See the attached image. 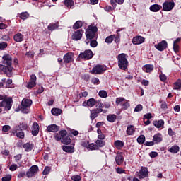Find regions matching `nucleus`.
I'll return each instance as SVG.
<instances>
[{
  "label": "nucleus",
  "mask_w": 181,
  "mask_h": 181,
  "mask_svg": "<svg viewBox=\"0 0 181 181\" xmlns=\"http://www.w3.org/2000/svg\"><path fill=\"white\" fill-rule=\"evenodd\" d=\"M2 64H0V70H2L7 77H12V71H13V66H12V57L8 54L2 57Z\"/></svg>",
  "instance_id": "obj_1"
},
{
  "label": "nucleus",
  "mask_w": 181,
  "mask_h": 181,
  "mask_svg": "<svg viewBox=\"0 0 181 181\" xmlns=\"http://www.w3.org/2000/svg\"><path fill=\"white\" fill-rule=\"evenodd\" d=\"M0 112H2V107H4L6 111H9L12 108V99L11 98H6V95H0Z\"/></svg>",
  "instance_id": "obj_2"
},
{
  "label": "nucleus",
  "mask_w": 181,
  "mask_h": 181,
  "mask_svg": "<svg viewBox=\"0 0 181 181\" xmlns=\"http://www.w3.org/2000/svg\"><path fill=\"white\" fill-rule=\"evenodd\" d=\"M128 55L125 53H122L118 55L117 57V64L118 67L120 68L121 70H127L128 69V59H127Z\"/></svg>",
  "instance_id": "obj_3"
},
{
  "label": "nucleus",
  "mask_w": 181,
  "mask_h": 181,
  "mask_svg": "<svg viewBox=\"0 0 181 181\" xmlns=\"http://www.w3.org/2000/svg\"><path fill=\"white\" fill-rule=\"evenodd\" d=\"M98 28L96 26L94 25H90L88 28L86 30V45H88L90 43V41L93 39H94L95 36V33L97 32Z\"/></svg>",
  "instance_id": "obj_4"
},
{
  "label": "nucleus",
  "mask_w": 181,
  "mask_h": 181,
  "mask_svg": "<svg viewBox=\"0 0 181 181\" xmlns=\"http://www.w3.org/2000/svg\"><path fill=\"white\" fill-rule=\"evenodd\" d=\"M33 101L30 99L23 98L21 102V111L23 114H29L30 108L32 106Z\"/></svg>",
  "instance_id": "obj_5"
},
{
  "label": "nucleus",
  "mask_w": 181,
  "mask_h": 181,
  "mask_svg": "<svg viewBox=\"0 0 181 181\" xmlns=\"http://www.w3.org/2000/svg\"><path fill=\"white\" fill-rule=\"evenodd\" d=\"M175 8V2L171 1H166L163 4V10L165 12H169L170 11H172Z\"/></svg>",
  "instance_id": "obj_6"
},
{
  "label": "nucleus",
  "mask_w": 181,
  "mask_h": 181,
  "mask_svg": "<svg viewBox=\"0 0 181 181\" xmlns=\"http://www.w3.org/2000/svg\"><path fill=\"white\" fill-rule=\"evenodd\" d=\"M93 51L90 49L85 50L83 52L79 54V57L81 59H85V60H90V59H93Z\"/></svg>",
  "instance_id": "obj_7"
},
{
  "label": "nucleus",
  "mask_w": 181,
  "mask_h": 181,
  "mask_svg": "<svg viewBox=\"0 0 181 181\" xmlns=\"http://www.w3.org/2000/svg\"><path fill=\"white\" fill-rule=\"evenodd\" d=\"M39 171V167L37 165H33L30 168L29 170L26 173L27 177H33Z\"/></svg>",
  "instance_id": "obj_8"
},
{
  "label": "nucleus",
  "mask_w": 181,
  "mask_h": 181,
  "mask_svg": "<svg viewBox=\"0 0 181 181\" xmlns=\"http://www.w3.org/2000/svg\"><path fill=\"white\" fill-rule=\"evenodd\" d=\"M104 71H105L104 66L101 65H97L93 68V69L90 71V73H92V74H101L102 73H104Z\"/></svg>",
  "instance_id": "obj_9"
},
{
  "label": "nucleus",
  "mask_w": 181,
  "mask_h": 181,
  "mask_svg": "<svg viewBox=\"0 0 181 181\" xmlns=\"http://www.w3.org/2000/svg\"><path fill=\"white\" fill-rule=\"evenodd\" d=\"M155 47L157 50H159V52H163V50L168 47V42L163 40L158 44L155 45Z\"/></svg>",
  "instance_id": "obj_10"
},
{
  "label": "nucleus",
  "mask_w": 181,
  "mask_h": 181,
  "mask_svg": "<svg viewBox=\"0 0 181 181\" xmlns=\"http://www.w3.org/2000/svg\"><path fill=\"white\" fill-rule=\"evenodd\" d=\"M36 86V75L32 74L30 76V81L28 82L27 85V88H33Z\"/></svg>",
  "instance_id": "obj_11"
},
{
  "label": "nucleus",
  "mask_w": 181,
  "mask_h": 181,
  "mask_svg": "<svg viewBox=\"0 0 181 181\" xmlns=\"http://www.w3.org/2000/svg\"><path fill=\"white\" fill-rule=\"evenodd\" d=\"M67 135V131L62 130L59 133L54 134L55 141H61Z\"/></svg>",
  "instance_id": "obj_12"
},
{
  "label": "nucleus",
  "mask_w": 181,
  "mask_h": 181,
  "mask_svg": "<svg viewBox=\"0 0 181 181\" xmlns=\"http://www.w3.org/2000/svg\"><path fill=\"white\" fill-rule=\"evenodd\" d=\"M74 61V54L71 52H68L64 56V62L65 63H71Z\"/></svg>",
  "instance_id": "obj_13"
},
{
  "label": "nucleus",
  "mask_w": 181,
  "mask_h": 181,
  "mask_svg": "<svg viewBox=\"0 0 181 181\" xmlns=\"http://www.w3.org/2000/svg\"><path fill=\"white\" fill-rule=\"evenodd\" d=\"M145 42V37L138 35L132 39L133 45H142Z\"/></svg>",
  "instance_id": "obj_14"
},
{
  "label": "nucleus",
  "mask_w": 181,
  "mask_h": 181,
  "mask_svg": "<svg viewBox=\"0 0 181 181\" xmlns=\"http://www.w3.org/2000/svg\"><path fill=\"white\" fill-rule=\"evenodd\" d=\"M100 112H103L102 109H94L90 111V119L92 121H94L97 117H98V114H100Z\"/></svg>",
  "instance_id": "obj_15"
},
{
  "label": "nucleus",
  "mask_w": 181,
  "mask_h": 181,
  "mask_svg": "<svg viewBox=\"0 0 181 181\" xmlns=\"http://www.w3.org/2000/svg\"><path fill=\"white\" fill-rule=\"evenodd\" d=\"M83 30H78L76 32H75L72 35L73 40H80V39L83 37Z\"/></svg>",
  "instance_id": "obj_16"
},
{
  "label": "nucleus",
  "mask_w": 181,
  "mask_h": 181,
  "mask_svg": "<svg viewBox=\"0 0 181 181\" xmlns=\"http://www.w3.org/2000/svg\"><path fill=\"white\" fill-rule=\"evenodd\" d=\"M12 134H14L17 138H20V139H23L25 138V133L22 130H19V129H16L13 130Z\"/></svg>",
  "instance_id": "obj_17"
},
{
  "label": "nucleus",
  "mask_w": 181,
  "mask_h": 181,
  "mask_svg": "<svg viewBox=\"0 0 181 181\" xmlns=\"http://www.w3.org/2000/svg\"><path fill=\"white\" fill-rule=\"evenodd\" d=\"M95 103H96L95 99L90 98L87 100L86 103L84 102L83 103V107H94L95 105Z\"/></svg>",
  "instance_id": "obj_18"
},
{
  "label": "nucleus",
  "mask_w": 181,
  "mask_h": 181,
  "mask_svg": "<svg viewBox=\"0 0 181 181\" xmlns=\"http://www.w3.org/2000/svg\"><path fill=\"white\" fill-rule=\"evenodd\" d=\"M59 129H60V127L56 124H50L47 128L48 132H57Z\"/></svg>",
  "instance_id": "obj_19"
},
{
  "label": "nucleus",
  "mask_w": 181,
  "mask_h": 181,
  "mask_svg": "<svg viewBox=\"0 0 181 181\" xmlns=\"http://www.w3.org/2000/svg\"><path fill=\"white\" fill-rule=\"evenodd\" d=\"M148 176V168H142L139 171V179H145Z\"/></svg>",
  "instance_id": "obj_20"
},
{
  "label": "nucleus",
  "mask_w": 181,
  "mask_h": 181,
  "mask_svg": "<svg viewBox=\"0 0 181 181\" xmlns=\"http://www.w3.org/2000/svg\"><path fill=\"white\" fill-rule=\"evenodd\" d=\"M39 134V124L35 122L33 124L32 135L36 136Z\"/></svg>",
  "instance_id": "obj_21"
},
{
  "label": "nucleus",
  "mask_w": 181,
  "mask_h": 181,
  "mask_svg": "<svg viewBox=\"0 0 181 181\" xmlns=\"http://www.w3.org/2000/svg\"><path fill=\"white\" fill-rule=\"evenodd\" d=\"M63 151L66 152L67 153H74V146H63Z\"/></svg>",
  "instance_id": "obj_22"
},
{
  "label": "nucleus",
  "mask_w": 181,
  "mask_h": 181,
  "mask_svg": "<svg viewBox=\"0 0 181 181\" xmlns=\"http://www.w3.org/2000/svg\"><path fill=\"white\" fill-rule=\"evenodd\" d=\"M13 39L17 43H21V42H23V35L22 33H17L14 35Z\"/></svg>",
  "instance_id": "obj_23"
},
{
  "label": "nucleus",
  "mask_w": 181,
  "mask_h": 181,
  "mask_svg": "<svg viewBox=\"0 0 181 181\" xmlns=\"http://www.w3.org/2000/svg\"><path fill=\"white\" fill-rule=\"evenodd\" d=\"M161 8H162V6L160 5L153 4L150 6L149 9L151 12H159Z\"/></svg>",
  "instance_id": "obj_24"
},
{
  "label": "nucleus",
  "mask_w": 181,
  "mask_h": 181,
  "mask_svg": "<svg viewBox=\"0 0 181 181\" xmlns=\"http://www.w3.org/2000/svg\"><path fill=\"white\" fill-rule=\"evenodd\" d=\"M115 162L117 165L121 166L124 163V156L122 155H117L115 157Z\"/></svg>",
  "instance_id": "obj_25"
},
{
  "label": "nucleus",
  "mask_w": 181,
  "mask_h": 181,
  "mask_svg": "<svg viewBox=\"0 0 181 181\" xmlns=\"http://www.w3.org/2000/svg\"><path fill=\"white\" fill-rule=\"evenodd\" d=\"M153 125L156 128H162L165 125V121L163 119L156 120L153 122Z\"/></svg>",
  "instance_id": "obj_26"
},
{
  "label": "nucleus",
  "mask_w": 181,
  "mask_h": 181,
  "mask_svg": "<svg viewBox=\"0 0 181 181\" xmlns=\"http://www.w3.org/2000/svg\"><path fill=\"white\" fill-rule=\"evenodd\" d=\"M162 134H155L153 137V141L155 142V144H159V142H162Z\"/></svg>",
  "instance_id": "obj_27"
},
{
  "label": "nucleus",
  "mask_w": 181,
  "mask_h": 181,
  "mask_svg": "<svg viewBox=\"0 0 181 181\" xmlns=\"http://www.w3.org/2000/svg\"><path fill=\"white\" fill-rule=\"evenodd\" d=\"M144 71L146 73H151V71H153V65L146 64L143 66Z\"/></svg>",
  "instance_id": "obj_28"
},
{
  "label": "nucleus",
  "mask_w": 181,
  "mask_h": 181,
  "mask_svg": "<svg viewBox=\"0 0 181 181\" xmlns=\"http://www.w3.org/2000/svg\"><path fill=\"white\" fill-rule=\"evenodd\" d=\"M126 132L128 135H134V134L135 133V127H134V125L127 126Z\"/></svg>",
  "instance_id": "obj_29"
},
{
  "label": "nucleus",
  "mask_w": 181,
  "mask_h": 181,
  "mask_svg": "<svg viewBox=\"0 0 181 181\" xmlns=\"http://www.w3.org/2000/svg\"><path fill=\"white\" fill-rule=\"evenodd\" d=\"M114 145L117 149H121L122 148H124V142L121 140L115 141Z\"/></svg>",
  "instance_id": "obj_30"
},
{
  "label": "nucleus",
  "mask_w": 181,
  "mask_h": 181,
  "mask_svg": "<svg viewBox=\"0 0 181 181\" xmlns=\"http://www.w3.org/2000/svg\"><path fill=\"white\" fill-rule=\"evenodd\" d=\"M25 152H30L32 149H33V144H30V143H26L23 146Z\"/></svg>",
  "instance_id": "obj_31"
},
{
  "label": "nucleus",
  "mask_w": 181,
  "mask_h": 181,
  "mask_svg": "<svg viewBox=\"0 0 181 181\" xmlns=\"http://www.w3.org/2000/svg\"><path fill=\"white\" fill-rule=\"evenodd\" d=\"M180 150V148H179V146H173L168 149V152H170V153H177Z\"/></svg>",
  "instance_id": "obj_32"
},
{
  "label": "nucleus",
  "mask_w": 181,
  "mask_h": 181,
  "mask_svg": "<svg viewBox=\"0 0 181 181\" xmlns=\"http://www.w3.org/2000/svg\"><path fill=\"white\" fill-rule=\"evenodd\" d=\"M107 120L108 121V122H115V121H117V115H115V114L108 115L107 116Z\"/></svg>",
  "instance_id": "obj_33"
},
{
  "label": "nucleus",
  "mask_w": 181,
  "mask_h": 181,
  "mask_svg": "<svg viewBox=\"0 0 181 181\" xmlns=\"http://www.w3.org/2000/svg\"><path fill=\"white\" fill-rule=\"evenodd\" d=\"M173 88V90H180V88H181V80L180 79L177 80V81L174 83Z\"/></svg>",
  "instance_id": "obj_34"
},
{
  "label": "nucleus",
  "mask_w": 181,
  "mask_h": 181,
  "mask_svg": "<svg viewBox=\"0 0 181 181\" xmlns=\"http://www.w3.org/2000/svg\"><path fill=\"white\" fill-rule=\"evenodd\" d=\"M61 142L64 144V145H69L71 144V139L70 137L66 136V137H63Z\"/></svg>",
  "instance_id": "obj_35"
},
{
  "label": "nucleus",
  "mask_w": 181,
  "mask_h": 181,
  "mask_svg": "<svg viewBox=\"0 0 181 181\" xmlns=\"http://www.w3.org/2000/svg\"><path fill=\"white\" fill-rule=\"evenodd\" d=\"M51 113L52 114V115L59 116L60 115V114H62V109L52 108L51 110Z\"/></svg>",
  "instance_id": "obj_36"
},
{
  "label": "nucleus",
  "mask_w": 181,
  "mask_h": 181,
  "mask_svg": "<svg viewBox=\"0 0 181 181\" xmlns=\"http://www.w3.org/2000/svg\"><path fill=\"white\" fill-rule=\"evenodd\" d=\"M16 129H20L21 131H23L25 129H28V124L26 123H22L18 126L16 127Z\"/></svg>",
  "instance_id": "obj_37"
},
{
  "label": "nucleus",
  "mask_w": 181,
  "mask_h": 181,
  "mask_svg": "<svg viewBox=\"0 0 181 181\" xmlns=\"http://www.w3.org/2000/svg\"><path fill=\"white\" fill-rule=\"evenodd\" d=\"M83 26V21H76L74 25H73V28L74 29H80V28H81Z\"/></svg>",
  "instance_id": "obj_38"
},
{
  "label": "nucleus",
  "mask_w": 181,
  "mask_h": 181,
  "mask_svg": "<svg viewBox=\"0 0 181 181\" xmlns=\"http://www.w3.org/2000/svg\"><path fill=\"white\" fill-rule=\"evenodd\" d=\"M59 28V25L57 23H51L48 25L49 30H56Z\"/></svg>",
  "instance_id": "obj_39"
},
{
  "label": "nucleus",
  "mask_w": 181,
  "mask_h": 181,
  "mask_svg": "<svg viewBox=\"0 0 181 181\" xmlns=\"http://www.w3.org/2000/svg\"><path fill=\"white\" fill-rule=\"evenodd\" d=\"M114 37H115V35H111L108 37H106L105 42V43H112V42L114 41Z\"/></svg>",
  "instance_id": "obj_40"
},
{
  "label": "nucleus",
  "mask_w": 181,
  "mask_h": 181,
  "mask_svg": "<svg viewBox=\"0 0 181 181\" xmlns=\"http://www.w3.org/2000/svg\"><path fill=\"white\" fill-rule=\"evenodd\" d=\"M87 149H89V151H95L96 149H98V146L95 144L92 143L88 145Z\"/></svg>",
  "instance_id": "obj_41"
},
{
  "label": "nucleus",
  "mask_w": 181,
  "mask_h": 181,
  "mask_svg": "<svg viewBox=\"0 0 181 181\" xmlns=\"http://www.w3.org/2000/svg\"><path fill=\"white\" fill-rule=\"evenodd\" d=\"M64 5L67 8H71V6H73L74 5V1H73V0H65Z\"/></svg>",
  "instance_id": "obj_42"
},
{
  "label": "nucleus",
  "mask_w": 181,
  "mask_h": 181,
  "mask_svg": "<svg viewBox=\"0 0 181 181\" xmlns=\"http://www.w3.org/2000/svg\"><path fill=\"white\" fill-rule=\"evenodd\" d=\"M98 95L101 97V98H107L108 94L107 91L105 90H100L98 93Z\"/></svg>",
  "instance_id": "obj_43"
},
{
  "label": "nucleus",
  "mask_w": 181,
  "mask_h": 181,
  "mask_svg": "<svg viewBox=\"0 0 181 181\" xmlns=\"http://www.w3.org/2000/svg\"><path fill=\"white\" fill-rule=\"evenodd\" d=\"M137 142L138 144H142L145 143V136L144 135H140L138 138H137Z\"/></svg>",
  "instance_id": "obj_44"
},
{
  "label": "nucleus",
  "mask_w": 181,
  "mask_h": 181,
  "mask_svg": "<svg viewBox=\"0 0 181 181\" xmlns=\"http://www.w3.org/2000/svg\"><path fill=\"white\" fill-rule=\"evenodd\" d=\"M20 18L23 21L28 19V18H29V13L28 12L21 13Z\"/></svg>",
  "instance_id": "obj_45"
},
{
  "label": "nucleus",
  "mask_w": 181,
  "mask_h": 181,
  "mask_svg": "<svg viewBox=\"0 0 181 181\" xmlns=\"http://www.w3.org/2000/svg\"><path fill=\"white\" fill-rule=\"evenodd\" d=\"M96 145L99 148H103V146H104V145H105V141H104L103 140H97Z\"/></svg>",
  "instance_id": "obj_46"
},
{
  "label": "nucleus",
  "mask_w": 181,
  "mask_h": 181,
  "mask_svg": "<svg viewBox=\"0 0 181 181\" xmlns=\"http://www.w3.org/2000/svg\"><path fill=\"white\" fill-rule=\"evenodd\" d=\"M160 108L161 110H168V104H166V102L163 100H160Z\"/></svg>",
  "instance_id": "obj_47"
},
{
  "label": "nucleus",
  "mask_w": 181,
  "mask_h": 181,
  "mask_svg": "<svg viewBox=\"0 0 181 181\" xmlns=\"http://www.w3.org/2000/svg\"><path fill=\"white\" fill-rule=\"evenodd\" d=\"M142 110H144V107L142 106V105L139 104L134 108V112H139L140 111H142Z\"/></svg>",
  "instance_id": "obj_48"
},
{
  "label": "nucleus",
  "mask_w": 181,
  "mask_h": 181,
  "mask_svg": "<svg viewBox=\"0 0 181 181\" xmlns=\"http://www.w3.org/2000/svg\"><path fill=\"white\" fill-rule=\"evenodd\" d=\"M8 47V43L5 42H0V50H5Z\"/></svg>",
  "instance_id": "obj_49"
},
{
  "label": "nucleus",
  "mask_w": 181,
  "mask_h": 181,
  "mask_svg": "<svg viewBox=\"0 0 181 181\" xmlns=\"http://www.w3.org/2000/svg\"><path fill=\"white\" fill-rule=\"evenodd\" d=\"M12 180V175H8L1 178L2 181H11Z\"/></svg>",
  "instance_id": "obj_50"
},
{
  "label": "nucleus",
  "mask_w": 181,
  "mask_h": 181,
  "mask_svg": "<svg viewBox=\"0 0 181 181\" xmlns=\"http://www.w3.org/2000/svg\"><path fill=\"white\" fill-rule=\"evenodd\" d=\"M49 173H50V167L46 166L42 172V174L46 175H49Z\"/></svg>",
  "instance_id": "obj_51"
},
{
  "label": "nucleus",
  "mask_w": 181,
  "mask_h": 181,
  "mask_svg": "<svg viewBox=\"0 0 181 181\" xmlns=\"http://www.w3.org/2000/svg\"><path fill=\"white\" fill-rule=\"evenodd\" d=\"M72 181H81V177L80 175H74L71 177Z\"/></svg>",
  "instance_id": "obj_52"
},
{
  "label": "nucleus",
  "mask_w": 181,
  "mask_h": 181,
  "mask_svg": "<svg viewBox=\"0 0 181 181\" xmlns=\"http://www.w3.org/2000/svg\"><path fill=\"white\" fill-rule=\"evenodd\" d=\"M121 35L119 34H117V35H115L114 40L115 43H119L121 40Z\"/></svg>",
  "instance_id": "obj_53"
},
{
  "label": "nucleus",
  "mask_w": 181,
  "mask_h": 181,
  "mask_svg": "<svg viewBox=\"0 0 181 181\" xmlns=\"http://www.w3.org/2000/svg\"><path fill=\"white\" fill-rule=\"evenodd\" d=\"M2 40H4V42H9V40H11V37H9V35H4L1 37Z\"/></svg>",
  "instance_id": "obj_54"
},
{
  "label": "nucleus",
  "mask_w": 181,
  "mask_h": 181,
  "mask_svg": "<svg viewBox=\"0 0 181 181\" xmlns=\"http://www.w3.org/2000/svg\"><path fill=\"white\" fill-rule=\"evenodd\" d=\"M122 106L123 107V110H128V108H129V107L131 106V105L129 104V103L128 102H124Z\"/></svg>",
  "instance_id": "obj_55"
},
{
  "label": "nucleus",
  "mask_w": 181,
  "mask_h": 181,
  "mask_svg": "<svg viewBox=\"0 0 181 181\" xmlns=\"http://www.w3.org/2000/svg\"><path fill=\"white\" fill-rule=\"evenodd\" d=\"M98 43L97 42V40H91L90 42V46L91 47H97V45Z\"/></svg>",
  "instance_id": "obj_56"
},
{
  "label": "nucleus",
  "mask_w": 181,
  "mask_h": 181,
  "mask_svg": "<svg viewBox=\"0 0 181 181\" xmlns=\"http://www.w3.org/2000/svg\"><path fill=\"white\" fill-rule=\"evenodd\" d=\"M10 170H11V172H15V170H16L18 169V165L16 164H12L10 166Z\"/></svg>",
  "instance_id": "obj_57"
},
{
  "label": "nucleus",
  "mask_w": 181,
  "mask_h": 181,
  "mask_svg": "<svg viewBox=\"0 0 181 181\" xmlns=\"http://www.w3.org/2000/svg\"><path fill=\"white\" fill-rule=\"evenodd\" d=\"M125 98H117L116 99V104L118 105L119 104H122L121 103H122V101H124Z\"/></svg>",
  "instance_id": "obj_58"
},
{
  "label": "nucleus",
  "mask_w": 181,
  "mask_h": 181,
  "mask_svg": "<svg viewBox=\"0 0 181 181\" xmlns=\"http://www.w3.org/2000/svg\"><path fill=\"white\" fill-rule=\"evenodd\" d=\"M11 129V126L9 125H4L2 128V131L4 132H8Z\"/></svg>",
  "instance_id": "obj_59"
},
{
  "label": "nucleus",
  "mask_w": 181,
  "mask_h": 181,
  "mask_svg": "<svg viewBox=\"0 0 181 181\" xmlns=\"http://www.w3.org/2000/svg\"><path fill=\"white\" fill-rule=\"evenodd\" d=\"M151 118H152V114L151 113H147L146 115H144V119H151Z\"/></svg>",
  "instance_id": "obj_60"
},
{
  "label": "nucleus",
  "mask_w": 181,
  "mask_h": 181,
  "mask_svg": "<svg viewBox=\"0 0 181 181\" xmlns=\"http://www.w3.org/2000/svg\"><path fill=\"white\" fill-rule=\"evenodd\" d=\"M14 159H15L16 162H19V160H21V159H22V155L18 154V155L15 156Z\"/></svg>",
  "instance_id": "obj_61"
},
{
  "label": "nucleus",
  "mask_w": 181,
  "mask_h": 181,
  "mask_svg": "<svg viewBox=\"0 0 181 181\" xmlns=\"http://www.w3.org/2000/svg\"><path fill=\"white\" fill-rule=\"evenodd\" d=\"M25 175H26V173H25V171H21L18 175V179H21V177H24Z\"/></svg>",
  "instance_id": "obj_62"
},
{
  "label": "nucleus",
  "mask_w": 181,
  "mask_h": 181,
  "mask_svg": "<svg viewBox=\"0 0 181 181\" xmlns=\"http://www.w3.org/2000/svg\"><path fill=\"white\" fill-rule=\"evenodd\" d=\"M116 171H117V173H119V175L122 174V173H125V170H123L122 168H117L116 169Z\"/></svg>",
  "instance_id": "obj_63"
},
{
  "label": "nucleus",
  "mask_w": 181,
  "mask_h": 181,
  "mask_svg": "<svg viewBox=\"0 0 181 181\" xmlns=\"http://www.w3.org/2000/svg\"><path fill=\"white\" fill-rule=\"evenodd\" d=\"M149 156L151 158H156V156H158V152L152 151L150 153Z\"/></svg>",
  "instance_id": "obj_64"
}]
</instances>
